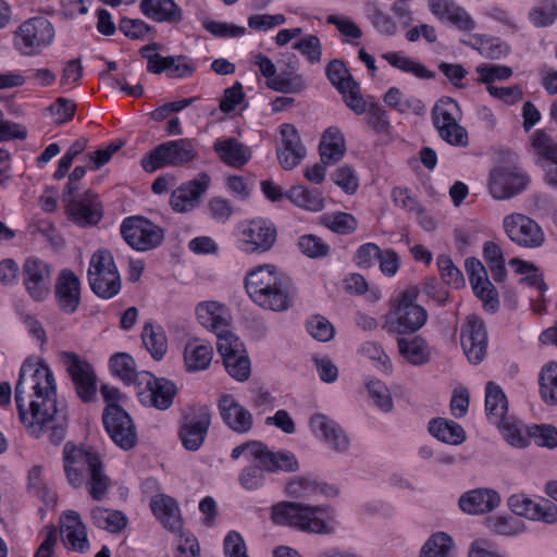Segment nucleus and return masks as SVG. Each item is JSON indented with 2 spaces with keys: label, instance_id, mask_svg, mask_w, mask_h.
<instances>
[{
  "label": "nucleus",
  "instance_id": "f257e3e1",
  "mask_svg": "<svg viewBox=\"0 0 557 557\" xmlns=\"http://www.w3.org/2000/svg\"><path fill=\"white\" fill-rule=\"evenodd\" d=\"M21 423L33 437L49 430V441L59 445L66 436V413L57 407V382L44 360L26 359L15 385Z\"/></svg>",
  "mask_w": 557,
  "mask_h": 557
},
{
  "label": "nucleus",
  "instance_id": "f03ea898",
  "mask_svg": "<svg viewBox=\"0 0 557 557\" xmlns=\"http://www.w3.org/2000/svg\"><path fill=\"white\" fill-rule=\"evenodd\" d=\"M62 459L66 480L72 487L86 486L90 497L97 502L107 496L111 480L96 448L67 442L63 447Z\"/></svg>",
  "mask_w": 557,
  "mask_h": 557
},
{
  "label": "nucleus",
  "instance_id": "7ed1b4c3",
  "mask_svg": "<svg viewBox=\"0 0 557 557\" xmlns=\"http://www.w3.org/2000/svg\"><path fill=\"white\" fill-rule=\"evenodd\" d=\"M245 289L251 301L264 310L284 312L294 305L292 284L273 264L250 269L245 276Z\"/></svg>",
  "mask_w": 557,
  "mask_h": 557
},
{
  "label": "nucleus",
  "instance_id": "20e7f679",
  "mask_svg": "<svg viewBox=\"0 0 557 557\" xmlns=\"http://www.w3.org/2000/svg\"><path fill=\"white\" fill-rule=\"evenodd\" d=\"M271 520L274 524L295 528L308 533L330 534L334 531L335 516L330 506L281 502L272 506Z\"/></svg>",
  "mask_w": 557,
  "mask_h": 557
},
{
  "label": "nucleus",
  "instance_id": "39448f33",
  "mask_svg": "<svg viewBox=\"0 0 557 557\" xmlns=\"http://www.w3.org/2000/svg\"><path fill=\"white\" fill-rule=\"evenodd\" d=\"M418 296V287L410 286L394 301L384 317L383 329L387 333L397 336L412 335L425 325L428 311L416 304Z\"/></svg>",
  "mask_w": 557,
  "mask_h": 557
},
{
  "label": "nucleus",
  "instance_id": "423d86ee",
  "mask_svg": "<svg viewBox=\"0 0 557 557\" xmlns=\"http://www.w3.org/2000/svg\"><path fill=\"white\" fill-rule=\"evenodd\" d=\"M235 247L246 255H263L276 244L277 228L267 218L238 222L234 227Z\"/></svg>",
  "mask_w": 557,
  "mask_h": 557
},
{
  "label": "nucleus",
  "instance_id": "0eeeda50",
  "mask_svg": "<svg viewBox=\"0 0 557 557\" xmlns=\"http://www.w3.org/2000/svg\"><path fill=\"white\" fill-rule=\"evenodd\" d=\"M87 277L91 292L101 299H111L121 292V274L107 248H99L91 255Z\"/></svg>",
  "mask_w": 557,
  "mask_h": 557
},
{
  "label": "nucleus",
  "instance_id": "6e6552de",
  "mask_svg": "<svg viewBox=\"0 0 557 557\" xmlns=\"http://www.w3.org/2000/svg\"><path fill=\"white\" fill-rule=\"evenodd\" d=\"M197 157L198 150L195 140L180 138L158 145L141 158L140 164L146 172L153 173L166 166H185Z\"/></svg>",
  "mask_w": 557,
  "mask_h": 557
},
{
  "label": "nucleus",
  "instance_id": "1a4fd4ad",
  "mask_svg": "<svg viewBox=\"0 0 557 557\" xmlns=\"http://www.w3.org/2000/svg\"><path fill=\"white\" fill-rule=\"evenodd\" d=\"M55 30L52 23L44 16L24 21L14 34V46L25 57L40 54L54 41Z\"/></svg>",
  "mask_w": 557,
  "mask_h": 557
},
{
  "label": "nucleus",
  "instance_id": "9d476101",
  "mask_svg": "<svg viewBox=\"0 0 557 557\" xmlns=\"http://www.w3.org/2000/svg\"><path fill=\"white\" fill-rule=\"evenodd\" d=\"M273 462L264 465L257 459H250L249 465L242 469L238 475L239 484L247 491H256L265 484V473L296 472L299 462L289 450H272Z\"/></svg>",
  "mask_w": 557,
  "mask_h": 557
},
{
  "label": "nucleus",
  "instance_id": "9b49d317",
  "mask_svg": "<svg viewBox=\"0 0 557 557\" xmlns=\"http://www.w3.org/2000/svg\"><path fill=\"white\" fill-rule=\"evenodd\" d=\"M460 107L449 97L442 98L432 110V122L440 137L456 147L468 146V132L458 123Z\"/></svg>",
  "mask_w": 557,
  "mask_h": 557
},
{
  "label": "nucleus",
  "instance_id": "f8f14e48",
  "mask_svg": "<svg viewBox=\"0 0 557 557\" xmlns=\"http://www.w3.org/2000/svg\"><path fill=\"white\" fill-rule=\"evenodd\" d=\"M123 239L137 251H149L164 240V230L141 215H132L123 220L120 226Z\"/></svg>",
  "mask_w": 557,
  "mask_h": 557
},
{
  "label": "nucleus",
  "instance_id": "ddd939ff",
  "mask_svg": "<svg viewBox=\"0 0 557 557\" xmlns=\"http://www.w3.org/2000/svg\"><path fill=\"white\" fill-rule=\"evenodd\" d=\"M135 388L141 405L158 410L169 409L178 391L173 381L165 377H157L148 371H139Z\"/></svg>",
  "mask_w": 557,
  "mask_h": 557
},
{
  "label": "nucleus",
  "instance_id": "4468645a",
  "mask_svg": "<svg viewBox=\"0 0 557 557\" xmlns=\"http://www.w3.org/2000/svg\"><path fill=\"white\" fill-rule=\"evenodd\" d=\"M102 423L112 442L123 450L134 448L138 443L136 425L120 405L108 404L102 412Z\"/></svg>",
  "mask_w": 557,
  "mask_h": 557
},
{
  "label": "nucleus",
  "instance_id": "2eb2a0df",
  "mask_svg": "<svg viewBox=\"0 0 557 557\" xmlns=\"http://www.w3.org/2000/svg\"><path fill=\"white\" fill-rule=\"evenodd\" d=\"M60 359L78 398L83 403L92 401L97 394V376L92 366L73 351H61Z\"/></svg>",
  "mask_w": 557,
  "mask_h": 557
},
{
  "label": "nucleus",
  "instance_id": "dca6fc26",
  "mask_svg": "<svg viewBox=\"0 0 557 557\" xmlns=\"http://www.w3.org/2000/svg\"><path fill=\"white\" fill-rule=\"evenodd\" d=\"M52 267L37 257H28L23 263V285L35 301H45L51 293Z\"/></svg>",
  "mask_w": 557,
  "mask_h": 557
},
{
  "label": "nucleus",
  "instance_id": "f3484780",
  "mask_svg": "<svg viewBox=\"0 0 557 557\" xmlns=\"http://www.w3.org/2000/svg\"><path fill=\"white\" fill-rule=\"evenodd\" d=\"M503 226L508 238L520 247L539 248L545 242V234L536 221L522 213L504 218Z\"/></svg>",
  "mask_w": 557,
  "mask_h": 557
},
{
  "label": "nucleus",
  "instance_id": "a211bd4d",
  "mask_svg": "<svg viewBox=\"0 0 557 557\" xmlns=\"http://www.w3.org/2000/svg\"><path fill=\"white\" fill-rule=\"evenodd\" d=\"M460 343L469 362L481 363L487 354L488 336L485 323L478 315H468L460 330Z\"/></svg>",
  "mask_w": 557,
  "mask_h": 557
},
{
  "label": "nucleus",
  "instance_id": "6ab92c4d",
  "mask_svg": "<svg viewBox=\"0 0 557 557\" xmlns=\"http://www.w3.org/2000/svg\"><path fill=\"white\" fill-rule=\"evenodd\" d=\"M529 183V176L521 170L499 168L491 173L488 188L493 198L504 200L522 193Z\"/></svg>",
  "mask_w": 557,
  "mask_h": 557
},
{
  "label": "nucleus",
  "instance_id": "aec40b11",
  "mask_svg": "<svg viewBox=\"0 0 557 557\" xmlns=\"http://www.w3.org/2000/svg\"><path fill=\"white\" fill-rule=\"evenodd\" d=\"M508 506L518 516L545 523L557 522V505L549 499L533 500L524 494H513L508 498Z\"/></svg>",
  "mask_w": 557,
  "mask_h": 557
},
{
  "label": "nucleus",
  "instance_id": "412c9836",
  "mask_svg": "<svg viewBox=\"0 0 557 557\" xmlns=\"http://www.w3.org/2000/svg\"><path fill=\"white\" fill-rule=\"evenodd\" d=\"M281 144L276 154L281 166L286 170L295 169L306 157L307 150L302 145L297 128L289 123L280 126Z\"/></svg>",
  "mask_w": 557,
  "mask_h": 557
},
{
  "label": "nucleus",
  "instance_id": "4be33fe9",
  "mask_svg": "<svg viewBox=\"0 0 557 557\" xmlns=\"http://www.w3.org/2000/svg\"><path fill=\"white\" fill-rule=\"evenodd\" d=\"M66 210L71 220L82 227L97 225L102 219L101 202L91 191H86L78 198L66 199Z\"/></svg>",
  "mask_w": 557,
  "mask_h": 557
},
{
  "label": "nucleus",
  "instance_id": "5701e85b",
  "mask_svg": "<svg viewBox=\"0 0 557 557\" xmlns=\"http://www.w3.org/2000/svg\"><path fill=\"white\" fill-rule=\"evenodd\" d=\"M211 183L210 176L200 172L195 178L183 183L172 191L170 205L176 212H187L191 210L207 191Z\"/></svg>",
  "mask_w": 557,
  "mask_h": 557
},
{
  "label": "nucleus",
  "instance_id": "b1692460",
  "mask_svg": "<svg viewBox=\"0 0 557 557\" xmlns=\"http://www.w3.org/2000/svg\"><path fill=\"white\" fill-rule=\"evenodd\" d=\"M309 426L312 433L320 436L323 442L336 453H346L350 440L344 429L334 420L323 413H315L310 418Z\"/></svg>",
  "mask_w": 557,
  "mask_h": 557
},
{
  "label": "nucleus",
  "instance_id": "393cba45",
  "mask_svg": "<svg viewBox=\"0 0 557 557\" xmlns=\"http://www.w3.org/2000/svg\"><path fill=\"white\" fill-rule=\"evenodd\" d=\"M430 12L441 22H447L461 32H471L476 23L455 0H428Z\"/></svg>",
  "mask_w": 557,
  "mask_h": 557
},
{
  "label": "nucleus",
  "instance_id": "a878e982",
  "mask_svg": "<svg viewBox=\"0 0 557 557\" xmlns=\"http://www.w3.org/2000/svg\"><path fill=\"white\" fill-rule=\"evenodd\" d=\"M54 297L59 309L65 314H73L81 304V281L69 269L62 270L55 282Z\"/></svg>",
  "mask_w": 557,
  "mask_h": 557
},
{
  "label": "nucleus",
  "instance_id": "bb28decb",
  "mask_svg": "<svg viewBox=\"0 0 557 557\" xmlns=\"http://www.w3.org/2000/svg\"><path fill=\"white\" fill-rule=\"evenodd\" d=\"M60 533L63 545L74 552L85 553L90 543L87 531L77 511L69 510L60 518Z\"/></svg>",
  "mask_w": 557,
  "mask_h": 557
},
{
  "label": "nucleus",
  "instance_id": "cd10ccee",
  "mask_svg": "<svg viewBox=\"0 0 557 557\" xmlns=\"http://www.w3.org/2000/svg\"><path fill=\"white\" fill-rule=\"evenodd\" d=\"M210 424L211 416L208 411L186 417L178 430L183 447L189 451H197L208 435Z\"/></svg>",
  "mask_w": 557,
  "mask_h": 557
},
{
  "label": "nucleus",
  "instance_id": "c85d7f7f",
  "mask_svg": "<svg viewBox=\"0 0 557 557\" xmlns=\"http://www.w3.org/2000/svg\"><path fill=\"white\" fill-rule=\"evenodd\" d=\"M218 406L222 420L234 432L244 434L252 429L251 412L236 401L232 395H223Z\"/></svg>",
  "mask_w": 557,
  "mask_h": 557
},
{
  "label": "nucleus",
  "instance_id": "c756f323",
  "mask_svg": "<svg viewBox=\"0 0 557 557\" xmlns=\"http://www.w3.org/2000/svg\"><path fill=\"white\" fill-rule=\"evenodd\" d=\"M150 509L162 527L170 532L182 531L183 518L178 503L171 496L158 494L150 499Z\"/></svg>",
  "mask_w": 557,
  "mask_h": 557
},
{
  "label": "nucleus",
  "instance_id": "7c9ffc66",
  "mask_svg": "<svg viewBox=\"0 0 557 557\" xmlns=\"http://www.w3.org/2000/svg\"><path fill=\"white\" fill-rule=\"evenodd\" d=\"M500 504L499 494L491 488H475L462 494L458 505L469 515H483L493 511Z\"/></svg>",
  "mask_w": 557,
  "mask_h": 557
},
{
  "label": "nucleus",
  "instance_id": "2f4dec72",
  "mask_svg": "<svg viewBox=\"0 0 557 557\" xmlns=\"http://www.w3.org/2000/svg\"><path fill=\"white\" fill-rule=\"evenodd\" d=\"M140 12L157 23L180 24L184 20L182 8L174 0H140Z\"/></svg>",
  "mask_w": 557,
  "mask_h": 557
},
{
  "label": "nucleus",
  "instance_id": "473e14b6",
  "mask_svg": "<svg viewBox=\"0 0 557 557\" xmlns=\"http://www.w3.org/2000/svg\"><path fill=\"white\" fill-rule=\"evenodd\" d=\"M400 356L412 366H422L430 361L431 350L428 342L420 335L397 336Z\"/></svg>",
  "mask_w": 557,
  "mask_h": 557
},
{
  "label": "nucleus",
  "instance_id": "72a5a7b5",
  "mask_svg": "<svg viewBox=\"0 0 557 557\" xmlns=\"http://www.w3.org/2000/svg\"><path fill=\"white\" fill-rule=\"evenodd\" d=\"M321 162L332 165L338 162L346 153V141L338 127L326 128L319 144Z\"/></svg>",
  "mask_w": 557,
  "mask_h": 557
},
{
  "label": "nucleus",
  "instance_id": "f704fd0d",
  "mask_svg": "<svg viewBox=\"0 0 557 557\" xmlns=\"http://www.w3.org/2000/svg\"><path fill=\"white\" fill-rule=\"evenodd\" d=\"M213 358V348L198 338L187 342L184 348V362L188 372L207 370Z\"/></svg>",
  "mask_w": 557,
  "mask_h": 557
},
{
  "label": "nucleus",
  "instance_id": "c9c22d12",
  "mask_svg": "<svg viewBox=\"0 0 557 557\" xmlns=\"http://www.w3.org/2000/svg\"><path fill=\"white\" fill-rule=\"evenodd\" d=\"M213 149L224 164L233 168L245 165L251 158L249 148L236 138L218 139Z\"/></svg>",
  "mask_w": 557,
  "mask_h": 557
},
{
  "label": "nucleus",
  "instance_id": "e433bc0d",
  "mask_svg": "<svg viewBox=\"0 0 557 557\" xmlns=\"http://www.w3.org/2000/svg\"><path fill=\"white\" fill-rule=\"evenodd\" d=\"M485 411L487 419L494 424H499L508 411L505 393L493 382H488L485 387Z\"/></svg>",
  "mask_w": 557,
  "mask_h": 557
},
{
  "label": "nucleus",
  "instance_id": "4c0bfd02",
  "mask_svg": "<svg viewBox=\"0 0 557 557\" xmlns=\"http://www.w3.org/2000/svg\"><path fill=\"white\" fill-rule=\"evenodd\" d=\"M429 432L438 441L450 445H459L466 440L462 426L444 418L432 419L429 422Z\"/></svg>",
  "mask_w": 557,
  "mask_h": 557
},
{
  "label": "nucleus",
  "instance_id": "58836bf2",
  "mask_svg": "<svg viewBox=\"0 0 557 557\" xmlns=\"http://www.w3.org/2000/svg\"><path fill=\"white\" fill-rule=\"evenodd\" d=\"M91 523L110 533H120L127 524V517L120 510L97 506L90 510Z\"/></svg>",
  "mask_w": 557,
  "mask_h": 557
},
{
  "label": "nucleus",
  "instance_id": "ea45409f",
  "mask_svg": "<svg viewBox=\"0 0 557 557\" xmlns=\"http://www.w3.org/2000/svg\"><path fill=\"white\" fill-rule=\"evenodd\" d=\"M286 198L295 206L311 212H319L325 206L321 191L302 185L289 188L286 191Z\"/></svg>",
  "mask_w": 557,
  "mask_h": 557
},
{
  "label": "nucleus",
  "instance_id": "a19ab883",
  "mask_svg": "<svg viewBox=\"0 0 557 557\" xmlns=\"http://www.w3.org/2000/svg\"><path fill=\"white\" fill-rule=\"evenodd\" d=\"M382 58L388 62V64L401 72L412 74L420 79H433L436 74L430 71L422 63L406 57L401 51L385 52Z\"/></svg>",
  "mask_w": 557,
  "mask_h": 557
},
{
  "label": "nucleus",
  "instance_id": "79ce46f5",
  "mask_svg": "<svg viewBox=\"0 0 557 557\" xmlns=\"http://www.w3.org/2000/svg\"><path fill=\"white\" fill-rule=\"evenodd\" d=\"M141 338L151 357L157 361L162 360L168 351V338L163 327L154 325L152 322H146Z\"/></svg>",
  "mask_w": 557,
  "mask_h": 557
},
{
  "label": "nucleus",
  "instance_id": "37998d69",
  "mask_svg": "<svg viewBox=\"0 0 557 557\" xmlns=\"http://www.w3.org/2000/svg\"><path fill=\"white\" fill-rule=\"evenodd\" d=\"M197 319L202 326L216 332L223 326H227L224 318V307L216 301H205L196 308Z\"/></svg>",
  "mask_w": 557,
  "mask_h": 557
},
{
  "label": "nucleus",
  "instance_id": "c03bdc74",
  "mask_svg": "<svg viewBox=\"0 0 557 557\" xmlns=\"http://www.w3.org/2000/svg\"><path fill=\"white\" fill-rule=\"evenodd\" d=\"M420 557H455V543L445 532H435L424 543Z\"/></svg>",
  "mask_w": 557,
  "mask_h": 557
},
{
  "label": "nucleus",
  "instance_id": "a18cd8bd",
  "mask_svg": "<svg viewBox=\"0 0 557 557\" xmlns=\"http://www.w3.org/2000/svg\"><path fill=\"white\" fill-rule=\"evenodd\" d=\"M110 370L114 376L120 377L125 384L137 385L139 372L136 371L134 358L126 352H116L110 358Z\"/></svg>",
  "mask_w": 557,
  "mask_h": 557
},
{
  "label": "nucleus",
  "instance_id": "49530a36",
  "mask_svg": "<svg viewBox=\"0 0 557 557\" xmlns=\"http://www.w3.org/2000/svg\"><path fill=\"white\" fill-rule=\"evenodd\" d=\"M244 454H246L248 460L257 459L267 466L273 462L272 450L260 441H249L237 445L232 449L231 458L237 460Z\"/></svg>",
  "mask_w": 557,
  "mask_h": 557
},
{
  "label": "nucleus",
  "instance_id": "de8ad7c7",
  "mask_svg": "<svg viewBox=\"0 0 557 557\" xmlns=\"http://www.w3.org/2000/svg\"><path fill=\"white\" fill-rule=\"evenodd\" d=\"M475 71L479 75L478 83L485 85L486 90L491 86H495V82L507 81L513 74V70L510 66L492 63H481L476 66Z\"/></svg>",
  "mask_w": 557,
  "mask_h": 557
},
{
  "label": "nucleus",
  "instance_id": "09e8293b",
  "mask_svg": "<svg viewBox=\"0 0 557 557\" xmlns=\"http://www.w3.org/2000/svg\"><path fill=\"white\" fill-rule=\"evenodd\" d=\"M540 394L542 399L549 405L557 404V363L546 364L540 374Z\"/></svg>",
  "mask_w": 557,
  "mask_h": 557
},
{
  "label": "nucleus",
  "instance_id": "8fccbe9b",
  "mask_svg": "<svg viewBox=\"0 0 557 557\" xmlns=\"http://www.w3.org/2000/svg\"><path fill=\"white\" fill-rule=\"evenodd\" d=\"M532 147L534 148L539 160L547 161L548 164H557V143L543 129H539L532 137Z\"/></svg>",
  "mask_w": 557,
  "mask_h": 557
},
{
  "label": "nucleus",
  "instance_id": "3c124183",
  "mask_svg": "<svg viewBox=\"0 0 557 557\" xmlns=\"http://www.w3.org/2000/svg\"><path fill=\"white\" fill-rule=\"evenodd\" d=\"M223 363L227 373L235 380L239 382L248 380L251 372V363L246 350L224 358Z\"/></svg>",
  "mask_w": 557,
  "mask_h": 557
},
{
  "label": "nucleus",
  "instance_id": "603ef678",
  "mask_svg": "<svg viewBox=\"0 0 557 557\" xmlns=\"http://www.w3.org/2000/svg\"><path fill=\"white\" fill-rule=\"evenodd\" d=\"M525 433L537 446L549 449L557 447V428L552 424L527 425Z\"/></svg>",
  "mask_w": 557,
  "mask_h": 557
},
{
  "label": "nucleus",
  "instance_id": "864d4df0",
  "mask_svg": "<svg viewBox=\"0 0 557 557\" xmlns=\"http://www.w3.org/2000/svg\"><path fill=\"white\" fill-rule=\"evenodd\" d=\"M325 74L331 84L338 91H343L345 87H349V85L356 82L344 61L339 59H334L329 62Z\"/></svg>",
  "mask_w": 557,
  "mask_h": 557
},
{
  "label": "nucleus",
  "instance_id": "5fc2aeb1",
  "mask_svg": "<svg viewBox=\"0 0 557 557\" xmlns=\"http://www.w3.org/2000/svg\"><path fill=\"white\" fill-rule=\"evenodd\" d=\"M119 29L129 39H144L148 35L156 36V28L140 18L123 17L119 23Z\"/></svg>",
  "mask_w": 557,
  "mask_h": 557
},
{
  "label": "nucleus",
  "instance_id": "6e6d98bb",
  "mask_svg": "<svg viewBox=\"0 0 557 557\" xmlns=\"http://www.w3.org/2000/svg\"><path fill=\"white\" fill-rule=\"evenodd\" d=\"M269 88L283 94H299L306 89V82L301 74H278L277 77L267 82Z\"/></svg>",
  "mask_w": 557,
  "mask_h": 557
},
{
  "label": "nucleus",
  "instance_id": "4d7b16f0",
  "mask_svg": "<svg viewBox=\"0 0 557 557\" xmlns=\"http://www.w3.org/2000/svg\"><path fill=\"white\" fill-rule=\"evenodd\" d=\"M310 64L320 63L322 60V44L318 36L306 35L302 39L293 45Z\"/></svg>",
  "mask_w": 557,
  "mask_h": 557
},
{
  "label": "nucleus",
  "instance_id": "13d9d810",
  "mask_svg": "<svg viewBox=\"0 0 557 557\" xmlns=\"http://www.w3.org/2000/svg\"><path fill=\"white\" fill-rule=\"evenodd\" d=\"M215 335L216 348L223 359L245 350L244 344L227 329V326H223L216 331Z\"/></svg>",
  "mask_w": 557,
  "mask_h": 557
},
{
  "label": "nucleus",
  "instance_id": "bf43d9fd",
  "mask_svg": "<svg viewBox=\"0 0 557 557\" xmlns=\"http://www.w3.org/2000/svg\"><path fill=\"white\" fill-rule=\"evenodd\" d=\"M437 268L442 280L445 284L455 288L465 285L462 272L453 263V260L447 255H440L436 260Z\"/></svg>",
  "mask_w": 557,
  "mask_h": 557
},
{
  "label": "nucleus",
  "instance_id": "052dcab7",
  "mask_svg": "<svg viewBox=\"0 0 557 557\" xmlns=\"http://www.w3.org/2000/svg\"><path fill=\"white\" fill-rule=\"evenodd\" d=\"M77 104L74 100L60 97L48 108L52 121L57 125L70 122L76 112Z\"/></svg>",
  "mask_w": 557,
  "mask_h": 557
},
{
  "label": "nucleus",
  "instance_id": "680f3d73",
  "mask_svg": "<svg viewBox=\"0 0 557 557\" xmlns=\"http://www.w3.org/2000/svg\"><path fill=\"white\" fill-rule=\"evenodd\" d=\"M306 329L313 338L320 342H329L335 334L332 323L320 314L309 318L306 322Z\"/></svg>",
  "mask_w": 557,
  "mask_h": 557
},
{
  "label": "nucleus",
  "instance_id": "e2e57ef3",
  "mask_svg": "<svg viewBox=\"0 0 557 557\" xmlns=\"http://www.w3.org/2000/svg\"><path fill=\"white\" fill-rule=\"evenodd\" d=\"M298 247L309 258L326 257L330 252V246L322 238L312 234L300 236Z\"/></svg>",
  "mask_w": 557,
  "mask_h": 557
},
{
  "label": "nucleus",
  "instance_id": "0e129e2a",
  "mask_svg": "<svg viewBox=\"0 0 557 557\" xmlns=\"http://www.w3.org/2000/svg\"><path fill=\"white\" fill-rule=\"evenodd\" d=\"M368 392L375 405L384 412L393 409V399L388 387L380 380H370L367 383Z\"/></svg>",
  "mask_w": 557,
  "mask_h": 557
},
{
  "label": "nucleus",
  "instance_id": "69168bd1",
  "mask_svg": "<svg viewBox=\"0 0 557 557\" xmlns=\"http://www.w3.org/2000/svg\"><path fill=\"white\" fill-rule=\"evenodd\" d=\"M202 26L207 32L219 38L242 37L246 33V28L243 26H237L225 22H218L209 18L202 21Z\"/></svg>",
  "mask_w": 557,
  "mask_h": 557
},
{
  "label": "nucleus",
  "instance_id": "338daca9",
  "mask_svg": "<svg viewBox=\"0 0 557 557\" xmlns=\"http://www.w3.org/2000/svg\"><path fill=\"white\" fill-rule=\"evenodd\" d=\"M29 488L45 503L50 504L55 502V494L48 490L42 479V468L34 466L28 473Z\"/></svg>",
  "mask_w": 557,
  "mask_h": 557
},
{
  "label": "nucleus",
  "instance_id": "774afa93",
  "mask_svg": "<svg viewBox=\"0 0 557 557\" xmlns=\"http://www.w3.org/2000/svg\"><path fill=\"white\" fill-rule=\"evenodd\" d=\"M474 295L483 301L485 310L496 311L499 306L498 293L488 278L472 286Z\"/></svg>",
  "mask_w": 557,
  "mask_h": 557
}]
</instances>
